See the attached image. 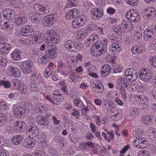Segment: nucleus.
Masks as SVG:
<instances>
[{
    "instance_id": "f257e3e1",
    "label": "nucleus",
    "mask_w": 156,
    "mask_h": 156,
    "mask_svg": "<svg viewBox=\"0 0 156 156\" xmlns=\"http://www.w3.org/2000/svg\"><path fill=\"white\" fill-rule=\"evenodd\" d=\"M107 38L101 37L95 44H93V47L90 49L91 54L95 56H98L104 54L107 50V46L108 44Z\"/></svg>"
},
{
    "instance_id": "f03ea898",
    "label": "nucleus",
    "mask_w": 156,
    "mask_h": 156,
    "mask_svg": "<svg viewBox=\"0 0 156 156\" xmlns=\"http://www.w3.org/2000/svg\"><path fill=\"white\" fill-rule=\"evenodd\" d=\"M3 16L6 19H4L0 21V27L2 30H7L13 27V24L9 22V19H12L14 18L15 13L14 11L10 9H3Z\"/></svg>"
},
{
    "instance_id": "7ed1b4c3",
    "label": "nucleus",
    "mask_w": 156,
    "mask_h": 156,
    "mask_svg": "<svg viewBox=\"0 0 156 156\" xmlns=\"http://www.w3.org/2000/svg\"><path fill=\"white\" fill-rule=\"evenodd\" d=\"M40 49L42 51L45 50V55L49 61L56 56L55 52L57 49L55 46L52 44H47V41L45 44L41 45Z\"/></svg>"
},
{
    "instance_id": "20e7f679",
    "label": "nucleus",
    "mask_w": 156,
    "mask_h": 156,
    "mask_svg": "<svg viewBox=\"0 0 156 156\" xmlns=\"http://www.w3.org/2000/svg\"><path fill=\"white\" fill-rule=\"evenodd\" d=\"M27 82L32 88H34L33 90H38V85L43 82V78L38 73L34 72L31 73Z\"/></svg>"
},
{
    "instance_id": "39448f33",
    "label": "nucleus",
    "mask_w": 156,
    "mask_h": 156,
    "mask_svg": "<svg viewBox=\"0 0 156 156\" xmlns=\"http://www.w3.org/2000/svg\"><path fill=\"white\" fill-rule=\"evenodd\" d=\"M46 38H50L47 44H57L59 41V37L57 35L56 32L53 30H47L45 34Z\"/></svg>"
},
{
    "instance_id": "423d86ee",
    "label": "nucleus",
    "mask_w": 156,
    "mask_h": 156,
    "mask_svg": "<svg viewBox=\"0 0 156 156\" xmlns=\"http://www.w3.org/2000/svg\"><path fill=\"white\" fill-rule=\"evenodd\" d=\"M124 75V77L128 81L136 80L138 77V73L136 70L133 68L127 69Z\"/></svg>"
},
{
    "instance_id": "0eeeda50",
    "label": "nucleus",
    "mask_w": 156,
    "mask_h": 156,
    "mask_svg": "<svg viewBox=\"0 0 156 156\" xmlns=\"http://www.w3.org/2000/svg\"><path fill=\"white\" fill-rule=\"evenodd\" d=\"M156 11L152 7H148L144 9L142 12L141 15L146 20L153 19L156 16Z\"/></svg>"
},
{
    "instance_id": "6e6552de",
    "label": "nucleus",
    "mask_w": 156,
    "mask_h": 156,
    "mask_svg": "<svg viewBox=\"0 0 156 156\" xmlns=\"http://www.w3.org/2000/svg\"><path fill=\"white\" fill-rule=\"evenodd\" d=\"M64 47L68 51L74 52L78 50V44L74 40H68L65 42Z\"/></svg>"
},
{
    "instance_id": "1a4fd4ad",
    "label": "nucleus",
    "mask_w": 156,
    "mask_h": 156,
    "mask_svg": "<svg viewBox=\"0 0 156 156\" xmlns=\"http://www.w3.org/2000/svg\"><path fill=\"white\" fill-rule=\"evenodd\" d=\"M152 77V74L151 71L147 69H143L140 71V79L142 81H148L151 80Z\"/></svg>"
},
{
    "instance_id": "9d476101",
    "label": "nucleus",
    "mask_w": 156,
    "mask_h": 156,
    "mask_svg": "<svg viewBox=\"0 0 156 156\" xmlns=\"http://www.w3.org/2000/svg\"><path fill=\"white\" fill-rule=\"evenodd\" d=\"M33 63L31 60H27L22 62L20 68L24 74H30L32 71Z\"/></svg>"
},
{
    "instance_id": "9b49d317",
    "label": "nucleus",
    "mask_w": 156,
    "mask_h": 156,
    "mask_svg": "<svg viewBox=\"0 0 156 156\" xmlns=\"http://www.w3.org/2000/svg\"><path fill=\"white\" fill-rule=\"evenodd\" d=\"M39 133V130L38 127L34 124H32L28 127L26 134L28 136L33 138L37 136Z\"/></svg>"
},
{
    "instance_id": "f8f14e48",
    "label": "nucleus",
    "mask_w": 156,
    "mask_h": 156,
    "mask_svg": "<svg viewBox=\"0 0 156 156\" xmlns=\"http://www.w3.org/2000/svg\"><path fill=\"white\" fill-rule=\"evenodd\" d=\"M154 32L153 27L151 26L147 27L144 30V38L147 41H150L154 39Z\"/></svg>"
},
{
    "instance_id": "ddd939ff",
    "label": "nucleus",
    "mask_w": 156,
    "mask_h": 156,
    "mask_svg": "<svg viewBox=\"0 0 156 156\" xmlns=\"http://www.w3.org/2000/svg\"><path fill=\"white\" fill-rule=\"evenodd\" d=\"M86 20V17L84 16L75 18L72 21V27L75 28H79L84 25Z\"/></svg>"
},
{
    "instance_id": "4468645a",
    "label": "nucleus",
    "mask_w": 156,
    "mask_h": 156,
    "mask_svg": "<svg viewBox=\"0 0 156 156\" xmlns=\"http://www.w3.org/2000/svg\"><path fill=\"white\" fill-rule=\"evenodd\" d=\"M130 23V21L126 20H121L120 23L116 29H115L114 31L117 34L120 33H125L127 32L128 24Z\"/></svg>"
},
{
    "instance_id": "2eb2a0df",
    "label": "nucleus",
    "mask_w": 156,
    "mask_h": 156,
    "mask_svg": "<svg viewBox=\"0 0 156 156\" xmlns=\"http://www.w3.org/2000/svg\"><path fill=\"white\" fill-rule=\"evenodd\" d=\"M13 109L15 117L21 118L24 117L26 115V111L23 107L15 105L13 107Z\"/></svg>"
},
{
    "instance_id": "dca6fc26",
    "label": "nucleus",
    "mask_w": 156,
    "mask_h": 156,
    "mask_svg": "<svg viewBox=\"0 0 156 156\" xmlns=\"http://www.w3.org/2000/svg\"><path fill=\"white\" fill-rule=\"evenodd\" d=\"M99 39L98 35L94 34L91 35L90 37H87L84 41V43L86 47H90L92 43H96Z\"/></svg>"
},
{
    "instance_id": "f3484780",
    "label": "nucleus",
    "mask_w": 156,
    "mask_h": 156,
    "mask_svg": "<svg viewBox=\"0 0 156 156\" xmlns=\"http://www.w3.org/2000/svg\"><path fill=\"white\" fill-rule=\"evenodd\" d=\"M139 14V13L136 10L131 9L127 13L126 17L127 19L133 22L138 20Z\"/></svg>"
},
{
    "instance_id": "a211bd4d",
    "label": "nucleus",
    "mask_w": 156,
    "mask_h": 156,
    "mask_svg": "<svg viewBox=\"0 0 156 156\" xmlns=\"http://www.w3.org/2000/svg\"><path fill=\"white\" fill-rule=\"evenodd\" d=\"M7 71L8 75L16 78H19L21 74V72L20 69L11 66L8 67Z\"/></svg>"
},
{
    "instance_id": "6ab92c4d",
    "label": "nucleus",
    "mask_w": 156,
    "mask_h": 156,
    "mask_svg": "<svg viewBox=\"0 0 156 156\" xmlns=\"http://www.w3.org/2000/svg\"><path fill=\"white\" fill-rule=\"evenodd\" d=\"M54 22V17L53 15H50L43 17L42 20V24L45 27H49L52 26Z\"/></svg>"
},
{
    "instance_id": "aec40b11",
    "label": "nucleus",
    "mask_w": 156,
    "mask_h": 156,
    "mask_svg": "<svg viewBox=\"0 0 156 156\" xmlns=\"http://www.w3.org/2000/svg\"><path fill=\"white\" fill-rule=\"evenodd\" d=\"M12 49L10 44L8 43L0 42V54H8Z\"/></svg>"
},
{
    "instance_id": "412c9836",
    "label": "nucleus",
    "mask_w": 156,
    "mask_h": 156,
    "mask_svg": "<svg viewBox=\"0 0 156 156\" xmlns=\"http://www.w3.org/2000/svg\"><path fill=\"white\" fill-rule=\"evenodd\" d=\"M34 9L35 12L37 14L43 15L46 13L47 11H48L49 7L48 6L43 7L40 4H36L34 5Z\"/></svg>"
},
{
    "instance_id": "4be33fe9",
    "label": "nucleus",
    "mask_w": 156,
    "mask_h": 156,
    "mask_svg": "<svg viewBox=\"0 0 156 156\" xmlns=\"http://www.w3.org/2000/svg\"><path fill=\"white\" fill-rule=\"evenodd\" d=\"M90 13L94 19H98L102 16L103 10L101 8H95L91 9Z\"/></svg>"
},
{
    "instance_id": "5701e85b",
    "label": "nucleus",
    "mask_w": 156,
    "mask_h": 156,
    "mask_svg": "<svg viewBox=\"0 0 156 156\" xmlns=\"http://www.w3.org/2000/svg\"><path fill=\"white\" fill-rule=\"evenodd\" d=\"M15 130L20 133H23L25 130L26 126V124L21 121H17L14 123Z\"/></svg>"
},
{
    "instance_id": "b1692460",
    "label": "nucleus",
    "mask_w": 156,
    "mask_h": 156,
    "mask_svg": "<svg viewBox=\"0 0 156 156\" xmlns=\"http://www.w3.org/2000/svg\"><path fill=\"white\" fill-rule=\"evenodd\" d=\"M112 68L108 64H105L102 67L100 73L101 76L106 77L111 72Z\"/></svg>"
},
{
    "instance_id": "393cba45",
    "label": "nucleus",
    "mask_w": 156,
    "mask_h": 156,
    "mask_svg": "<svg viewBox=\"0 0 156 156\" xmlns=\"http://www.w3.org/2000/svg\"><path fill=\"white\" fill-rule=\"evenodd\" d=\"M79 11L77 9H72L67 12L66 14V17L67 19L70 20L78 16Z\"/></svg>"
},
{
    "instance_id": "a878e982",
    "label": "nucleus",
    "mask_w": 156,
    "mask_h": 156,
    "mask_svg": "<svg viewBox=\"0 0 156 156\" xmlns=\"http://www.w3.org/2000/svg\"><path fill=\"white\" fill-rule=\"evenodd\" d=\"M34 31V28L32 26L26 25L21 28L20 33L23 35L27 36L28 33Z\"/></svg>"
},
{
    "instance_id": "bb28decb",
    "label": "nucleus",
    "mask_w": 156,
    "mask_h": 156,
    "mask_svg": "<svg viewBox=\"0 0 156 156\" xmlns=\"http://www.w3.org/2000/svg\"><path fill=\"white\" fill-rule=\"evenodd\" d=\"M27 20V18L25 16L20 15L15 18V23L17 25L21 26L25 23Z\"/></svg>"
},
{
    "instance_id": "cd10ccee",
    "label": "nucleus",
    "mask_w": 156,
    "mask_h": 156,
    "mask_svg": "<svg viewBox=\"0 0 156 156\" xmlns=\"http://www.w3.org/2000/svg\"><path fill=\"white\" fill-rule=\"evenodd\" d=\"M36 141L34 138L30 137V138L25 139L23 142V146L28 148H33L34 147Z\"/></svg>"
},
{
    "instance_id": "c85d7f7f",
    "label": "nucleus",
    "mask_w": 156,
    "mask_h": 156,
    "mask_svg": "<svg viewBox=\"0 0 156 156\" xmlns=\"http://www.w3.org/2000/svg\"><path fill=\"white\" fill-rule=\"evenodd\" d=\"M44 39L43 34L40 32L36 33L33 38V41L34 44L42 43Z\"/></svg>"
},
{
    "instance_id": "c756f323",
    "label": "nucleus",
    "mask_w": 156,
    "mask_h": 156,
    "mask_svg": "<svg viewBox=\"0 0 156 156\" xmlns=\"http://www.w3.org/2000/svg\"><path fill=\"white\" fill-rule=\"evenodd\" d=\"M29 17L31 21L35 23H38L41 22V16L35 12L30 13L29 15Z\"/></svg>"
},
{
    "instance_id": "7c9ffc66",
    "label": "nucleus",
    "mask_w": 156,
    "mask_h": 156,
    "mask_svg": "<svg viewBox=\"0 0 156 156\" xmlns=\"http://www.w3.org/2000/svg\"><path fill=\"white\" fill-rule=\"evenodd\" d=\"M109 49L112 53L115 54L119 53L122 50L119 44L116 43L111 44L109 47Z\"/></svg>"
},
{
    "instance_id": "2f4dec72",
    "label": "nucleus",
    "mask_w": 156,
    "mask_h": 156,
    "mask_svg": "<svg viewBox=\"0 0 156 156\" xmlns=\"http://www.w3.org/2000/svg\"><path fill=\"white\" fill-rule=\"evenodd\" d=\"M54 96H53L52 103L57 105H60L63 100V98H58L57 95H61L58 92V90H55L54 92Z\"/></svg>"
},
{
    "instance_id": "473e14b6",
    "label": "nucleus",
    "mask_w": 156,
    "mask_h": 156,
    "mask_svg": "<svg viewBox=\"0 0 156 156\" xmlns=\"http://www.w3.org/2000/svg\"><path fill=\"white\" fill-rule=\"evenodd\" d=\"M27 3H28L26 2L25 0H15L12 5L16 8H19L20 9H23L24 8L25 4Z\"/></svg>"
},
{
    "instance_id": "72a5a7b5",
    "label": "nucleus",
    "mask_w": 156,
    "mask_h": 156,
    "mask_svg": "<svg viewBox=\"0 0 156 156\" xmlns=\"http://www.w3.org/2000/svg\"><path fill=\"white\" fill-rule=\"evenodd\" d=\"M126 88L130 91H134L138 88V84L135 80L128 81Z\"/></svg>"
},
{
    "instance_id": "f704fd0d",
    "label": "nucleus",
    "mask_w": 156,
    "mask_h": 156,
    "mask_svg": "<svg viewBox=\"0 0 156 156\" xmlns=\"http://www.w3.org/2000/svg\"><path fill=\"white\" fill-rule=\"evenodd\" d=\"M128 81L124 78H121L117 80L116 85L120 90L122 88H125L126 87V85Z\"/></svg>"
},
{
    "instance_id": "c9c22d12",
    "label": "nucleus",
    "mask_w": 156,
    "mask_h": 156,
    "mask_svg": "<svg viewBox=\"0 0 156 156\" xmlns=\"http://www.w3.org/2000/svg\"><path fill=\"white\" fill-rule=\"evenodd\" d=\"M36 120L39 124L43 126H46L49 123V121L47 118L40 115L37 116Z\"/></svg>"
},
{
    "instance_id": "e433bc0d",
    "label": "nucleus",
    "mask_w": 156,
    "mask_h": 156,
    "mask_svg": "<svg viewBox=\"0 0 156 156\" xmlns=\"http://www.w3.org/2000/svg\"><path fill=\"white\" fill-rule=\"evenodd\" d=\"M95 70H96L95 67L93 66H90L86 70V72L90 76L97 79L98 78L99 76L95 73Z\"/></svg>"
},
{
    "instance_id": "4c0bfd02",
    "label": "nucleus",
    "mask_w": 156,
    "mask_h": 156,
    "mask_svg": "<svg viewBox=\"0 0 156 156\" xmlns=\"http://www.w3.org/2000/svg\"><path fill=\"white\" fill-rule=\"evenodd\" d=\"M47 111V108L45 105L41 103L36 104L35 106V111L37 114H41Z\"/></svg>"
},
{
    "instance_id": "58836bf2",
    "label": "nucleus",
    "mask_w": 156,
    "mask_h": 156,
    "mask_svg": "<svg viewBox=\"0 0 156 156\" xmlns=\"http://www.w3.org/2000/svg\"><path fill=\"white\" fill-rule=\"evenodd\" d=\"M21 52L18 49H15L11 53V56L12 59L16 61L20 60L21 58Z\"/></svg>"
},
{
    "instance_id": "ea45409f",
    "label": "nucleus",
    "mask_w": 156,
    "mask_h": 156,
    "mask_svg": "<svg viewBox=\"0 0 156 156\" xmlns=\"http://www.w3.org/2000/svg\"><path fill=\"white\" fill-rule=\"evenodd\" d=\"M140 108L137 107H134L130 110V115L133 118L137 117L140 114Z\"/></svg>"
},
{
    "instance_id": "a19ab883",
    "label": "nucleus",
    "mask_w": 156,
    "mask_h": 156,
    "mask_svg": "<svg viewBox=\"0 0 156 156\" xmlns=\"http://www.w3.org/2000/svg\"><path fill=\"white\" fill-rule=\"evenodd\" d=\"M119 95V93L116 90L108 91L107 94L108 98L111 99H115V98L118 97Z\"/></svg>"
},
{
    "instance_id": "79ce46f5",
    "label": "nucleus",
    "mask_w": 156,
    "mask_h": 156,
    "mask_svg": "<svg viewBox=\"0 0 156 156\" xmlns=\"http://www.w3.org/2000/svg\"><path fill=\"white\" fill-rule=\"evenodd\" d=\"M42 147L44 149L47 151L50 155L53 156L56 154L55 150L48 144H46L45 146H43Z\"/></svg>"
},
{
    "instance_id": "37998d69",
    "label": "nucleus",
    "mask_w": 156,
    "mask_h": 156,
    "mask_svg": "<svg viewBox=\"0 0 156 156\" xmlns=\"http://www.w3.org/2000/svg\"><path fill=\"white\" fill-rule=\"evenodd\" d=\"M23 137L21 135H16L13 137L12 140V142L14 144H19L23 140Z\"/></svg>"
},
{
    "instance_id": "c03bdc74",
    "label": "nucleus",
    "mask_w": 156,
    "mask_h": 156,
    "mask_svg": "<svg viewBox=\"0 0 156 156\" xmlns=\"http://www.w3.org/2000/svg\"><path fill=\"white\" fill-rule=\"evenodd\" d=\"M84 31V29L82 28L77 31L76 34L78 39L80 40H83L84 38L86 35Z\"/></svg>"
},
{
    "instance_id": "a18cd8bd",
    "label": "nucleus",
    "mask_w": 156,
    "mask_h": 156,
    "mask_svg": "<svg viewBox=\"0 0 156 156\" xmlns=\"http://www.w3.org/2000/svg\"><path fill=\"white\" fill-rule=\"evenodd\" d=\"M38 141L43 144V146H45L47 144V140L46 138L45 134L44 133H42L38 136Z\"/></svg>"
},
{
    "instance_id": "49530a36",
    "label": "nucleus",
    "mask_w": 156,
    "mask_h": 156,
    "mask_svg": "<svg viewBox=\"0 0 156 156\" xmlns=\"http://www.w3.org/2000/svg\"><path fill=\"white\" fill-rule=\"evenodd\" d=\"M142 50V47L138 45L134 46L131 49L132 53L134 54H140Z\"/></svg>"
},
{
    "instance_id": "de8ad7c7",
    "label": "nucleus",
    "mask_w": 156,
    "mask_h": 156,
    "mask_svg": "<svg viewBox=\"0 0 156 156\" xmlns=\"http://www.w3.org/2000/svg\"><path fill=\"white\" fill-rule=\"evenodd\" d=\"M86 102L87 103V105H85L82 103L83 105L81 106L82 107H83L81 109V112L83 115H86L87 113L90 111V109L88 108V107L89 106L88 105V102L86 101Z\"/></svg>"
},
{
    "instance_id": "09e8293b",
    "label": "nucleus",
    "mask_w": 156,
    "mask_h": 156,
    "mask_svg": "<svg viewBox=\"0 0 156 156\" xmlns=\"http://www.w3.org/2000/svg\"><path fill=\"white\" fill-rule=\"evenodd\" d=\"M148 43L147 46L150 49H156V39Z\"/></svg>"
},
{
    "instance_id": "8fccbe9b",
    "label": "nucleus",
    "mask_w": 156,
    "mask_h": 156,
    "mask_svg": "<svg viewBox=\"0 0 156 156\" xmlns=\"http://www.w3.org/2000/svg\"><path fill=\"white\" fill-rule=\"evenodd\" d=\"M38 61L41 63L45 64L49 61L45 55L43 56H40L38 58Z\"/></svg>"
},
{
    "instance_id": "3c124183",
    "label": "nucleus",
    "mask_w": 156,
    "mask_h": 156,
    "mask_svg": "<svg viewBox=\"0 0 156 156\" xmlns=\"http://www.w3.org/2000/svg\"><path fill=\"white\" fill-rule=\"evenodd\" d=\"M2 85L5 88H9L11 87V84L9 80H1L0 81V86Z\"/></svg>"
},
{
    "instance_id": "603ef678",
    "label": "nucleus",
    "mask_w": 156,
    "mask_h": 156,
    "mask_svg": "<svg viewBox=\"0 0 156 156\" xmlns=\"http://www.w3.org/2000/svg\"><path fill=\"white\" fill-rule=\"evenodd\" d=\"M105 108L108 110H110L114 108L113 102L112 101H105Z\"/></svg>"
},
{
    "instance_id": "864d4df0",
    "label": "nucleus",
    "mask_w": 156,
    "mask_h": 156,
    "mask_svg": "<svg viewBox=\"0 0 156 156\" xmlns=\"http://www.w3.org/2000/svg\"><path fill=\"white\" fill-rule=\"evenodd\" d=\"M140 148H144L147 147L148 145V141L146 139L142 138Z\"/></svg>"
},
{
    "instance_id": "5fc2aeb1",
    "label": "nucleus",
    "mask_w": 156,
    "mask_h": 156,
    "mask_svg": "<svg viewBox=\"0 0 156 156\" xmlns=\"http://www.w3.org/2000/svg\"><path fill=\"white\" fill-rule=\"evenodd\" d=\"M96 25L93 24L92 26H91L88 27L87 29H84V32L86 33V35L90 32L95 30Z\"/></svg>"
},
{
    "instance_id": "6e6d98bb",
    "label": "nucleus",
    "mask_w": 156,
    "mask_h": 156,
    "mask_svg": "<svg viewBox=\"0 0 156 156\" xmlns=\"http://www.w3.org/2000/svg\"><path fill=\"white\" fill-rule=\"evenodd\" d=\"M51 68L49 67H47L44 72V76L46 78H48L51 75L52 71Z\"/></svg>"
},
{
    "instance_id": "4d7b16f0",
    "label": "nucleus",
    "mask_w": 156,
    "mask_h": 156,
    "mask_svg": "<svg viewBox=\"0 0 156 156\" xmlns=\"http://www.w3.org/2000/svg\"><path fill=\"white\" fill-rule=\"evenodd\" d=\"M95 92L98 94H101L103 91L104 90V88L102 85L100 84L98 86H97V85H95Z\"/></svg>"
},
{
    "instance_id": "13d9d810",
    "label": "nucleus",
    "mask_w": 156,
    "mask_h": 156,
    "mask_svg": "<svg viewBox=\"0 0 156 156\" xmlns=\"http://www.w3.org/2000/svg\"><path fill=\"white\" fill-rule=\"evenodd\" d=\"M142 137H136L133 141V144L135 146L138 148H140V143H141Z\"/></svg>"
},
{
    "instance_id": "bf43d9fd",
    "label": "nucleus",
    "mask_w": 156,
    "mask_h": 156,
    "mask_svg": "<svg viewBox=\"0 0 156 156\" xmlns=\"http://www.w3.org/2000/svg\"><path fill=\"white\" fill-rule=\"evenodd\" d=\"M8 106L2 99H0V111L5 110L8 108Z\"/></svg>"
},
{
    "instance_id": "052dcab7",
    "label": "nucleus",
    "mask_w": 156,
    "mask_h": 156,
    "mask_svg": "<svg viewBox=\"0 0 156 156\" xmlns=\"http://www.w3.org/2000/svg\"><path fill=\"white\" fill-rule=\"evenodd\" d=\"M151 120V117L150 116H146L143 117L142 122L146 125H149Z\"/></svg>"
},
{
    "instance_id": "680f3d73",
    "label": "nucleus",
    "mask_w": 156,
    "mask_h": 156,
    "mask_svg": "<svg viewBox=\"0 0 156 156\" xmlns=\"http://www.w3.org/2000/svg\"><path fill=\"white\" fill-rule=\"evenodd\" d=\"M12 85L18 89H19L21 86L20 80L17 79H14L12 80Z\"/></svg>"
},
{
    "instance_id": "e2e57ef3",
    "label": "nucleus",
    "mask_w": 156,
    "mask_h": 156,
    "mask_svg": "<svg viewBox=\"0 0 156 156\" xmlns=\"http://www.w3.org/2000/svg\"><path fill=\"white\" fill-rule=\"evenodd\" d=\"M150 152L148 151L142 150L140 151L138 156H151Z\"/></svg>"
},
{
    "instance_id": "0e129e2a",
    "label": "nucleus",
    "mask_w": 156,
    "mask_h": 156,
    "mask_svg": "<svg viewBox=\"0 0 156 156\" xmlns=\"http://www.w3.org/2000/svg\"><path fill=\"white\" fill-rule=\"evenodd\" d=\"M8 63L7 58L3 56L0 57V65L3 66H6Z\"/></svg>"
},
{
    "instance_id": "69168bd1",
    "label": "nucleus",
    "mask_w": 156,
    "mask_h": 156,
    "mask_svg": "<svg viewBox=\"0 0 156 156\" xmlns=\"http://www.w3.org/2000/svg\"><path fill=\"white\" fill-rule=\"evenodd\" d=\"M86 143L83 142H81L79 143L78 147L80 149L81 151H86L87 150Z\"/></svg>"
},
{
    "instance_id": "338daca9",
    "label": "nucleus",
    "mask_w": 156,
    "mask_h": 156,
    "mask_svg": "<svg viewBox=\"0 0 156 156\" xmlns=\"http://www.w3.org/2000/svg\"><path fill=\"white\" fill-rule=\"evenodd\" d=\"M20 91L23 94L27 93L29 91L28 86L26 85H23L20 87Z\"/></svg>"
},
{
    "instance_id": "774afa93",
    "label": "nucleus",
    "mask_w": 156,
    "mask_h": 156,
    "mask_svg": "<svg viewBox=\"0 0 156 156\" xmlns=\"http://www.w3.org/2000/svg\"><path fill=\"white\" fill-rule=\"evenodd\" d=\"M78 76L76 73L73 72L70 75V78L72 82H75L78 80Z\"/></svg>"
}]
</instances>
